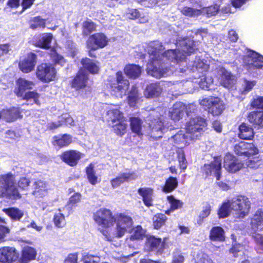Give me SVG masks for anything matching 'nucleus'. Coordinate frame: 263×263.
Returning a JSON list of instances; mask_svg holds the SVG:
<instances>
[{
    "instance_id": "f257e3e1",
    "label": "nucleus",
    "mask_w": 263,
    "mask_h": 263,
    "mask_svg": "<svg viewBox=\"0 0 263 263\" xmlns=\"http://www.w3.org/2000/svg\"><path fill=\"white\" fill-rule=\"evenodd\" d=\"M197 42L189 38L177 40L175 43L177 50L168 49L163 52L164 47L158 41L151 42L147 47L149 54L147 65L148 74L156 78L165 77L174 72L183 73L187 69L193 72L203 74L209 68V65L199 58L187 65V59L184 55L191 54L197 49Z\"/></svg>"
},
{
    "instance_id": "f03ea898",
    "label": "nucleus",
    "mask_w": 263,
    "mask_h": 263,
    "mask_svg": "<svg viewBox=\"0 0 263 263\" xmlns=\"http://www.w3.org/2000/svg\"><path fill=\"white\" fill-rule=\"evenodd\" d=\"M207 125L206 120L202 117L193 118L186 124V133L180 130L171 139L176 144H188L189 141L198 139Z\"/></svg>"
},
{
    "instance_id": "7ed1b4c3",
    "label": "nucleus",
    "mask_w": 263,
    "mask_h": 263,
    "mask_svg": "<svg viewBox=\"0 0 263 263\" xmlns=\"http://www.w3.org/2000/svg\"><path fill=\"white\" fill-rule=\"evenodd\" d=\"M146 121L151 129L150 136L155 140H158L162 137L163 134L166 132L168 126L163 122L162 116L159 117L157 111H153L147 117Z\"/></svg>"
},
{
    "instance_id": "20e7f679",
    "label": "nucleus",
    "mask_w": 263,
    "mask_h": 263,
    "mask_svg": "<svg viewBox=\"0 0 263 263\" xmlns=\"http://www.w3.org/2000/svg\"><path fill=\"white\" fill-rule=\"evenodd\" d=\"M252 230L256 232L253 236L259 253L263 252V210H258L251 222Z\"/></svg>"
},
{
    "instance_id": "39448f33",
    "label": "nucleus",
    "mask_w": 263,
    "mask_h": 263,
    "mask_svg": "<svg viewBox=\"0 0 263 263\" xmlns=\"http://www.w3.org/2000/svg\"><path fill=\"white\" fill-rule=\"evenodd\" d=\"M114 222L116 223L114 235L116 237H122L132 228L133 221L132 218L124 214H119L114 217Z\"/></svg>"
},
{
    "instance_id": "423d86ee",
    "label": "nucleus",
    "mask_w": 263,
    "mask_h": 263,
    "mask_svg": "<svg viewBox=\"0 0 263 263\" xmlns=\"http://www.w3.org/2000/svg\"><path fill=\"white\" fill-rule=\"evenodd\" d=\"M213 73L218 79L220 84L224 88L230 89L236 83V77L221 65L216 66Z\"/></svg>"
},
{
    "instance_id": "0eeeda50",
    "label": "nucleus",
    "mask_w": 263,
    "mask_h": 263,
    "mask_svg": "<svg viewBox=\"0 0 263 263\" xmlns=\"http://www.w3.org/2000/svg\"><path fill=\"white\" fill-rule=\"evenodd\" d=\"M199 103L205 110L213 116L220 115L225 108L223 101L218 97L203 98L200 100Z\"/></svg>"
},
{
    "instance_id": "6e6552de",
    "label": "nucleus",
    "mask_w": 263,
    "mask_h": 263,
    "mask_svg": "<svg viewBox=\"0 0 263 263\" xmlns=\"http://www.w3.org/2000/svg\"><path fill=\"white\" fill-rule=\"evenodd\" d=\"M232 209L237 212L239 218H243L249 213L251 203L249 198L239 195L230 199Z\"/></svg>"
},
{
    "instance_id": "1a4fd4ad",
    "label": "nucleus",
    "mask_w": 263,
    "mask_h": 263,
    "mask_svg": "<svg viewBox=\"0 0 263 263\" xmlns=\"http://www.w3.org/2000/svg\"><path fill=\"white\" fill-rule=\"evenodd\" d=\"M243 60L249 71L260 69L263 67V55L255 51L247 49Z\"/></svg>"
},
{
    "instance_id": "9d476101",
    "label": "nucleus",
    "mask_w": 263,
    "mask_h": 263,
    "mask_svg": "<svg viewBox=\"0 0 263 263\" xmlns=\"http://www.w3.org/2000/svg\"><path fill=\"white\" fill-rule=\"evenodd\" d=\"M111 93L117 98H122L125 95L128 88L129 82L124 79L122 72L118 71L116 73V79L110 85Z\"/></svg>"
},
{
    "instance_id": "9b49d317",
    "label": "nucleus",
    "mask_w": 263,
    "mask_h": 263,
    "mask_svg": "<svg viewBox=\"0 0 263 263\" xmlns=\"http://www.w3.org/2000/svg\"><path fill=\"white\" fill-rule=\"evenodd\" d=\"M14 177L11 173L0 176V187L3 189V193L20 198L21 196L14 185Z\"/></svg>"
},
{
    "instance_id": "f8f14e48",
    "label": "nucleus",
    "mask_w": 263,
    "mask_h": 263,
    "mask_svg": "<svg viewBox=\"0 0 263 263\" xmlns=\"http://www.w3.org/2000/svg\"><path fill=\"white\" fill-rule=\"evenodd\" d=\"M36 73L39 79L45 83L53 81L56 76L55 68L47 64H42L38 66Z\"/></svg>"
},
{
    "instance_id": "ddd939ff",
    "label": "nucleus",
    "mask_w": 263,
    "mask_h": 263,
    "mask_svg": "<svg viewBox=\"0 0 263 263\" xmlns=\"http://www.w3.org/2000/svg\"><path fill=\"white\" fill-rule=\"evenodd\" d=\"M108 42V38L104 33H96L89 37L86 44L88 49L95 51L105 47L107 45Z\"/></svg>"
},
{
    "instance_id": "4468645a",
    "label": "nucleus",
    "mask_w": 263,
    "mask_h": 263,
    "mask_svg": "<svg viewBox=\"0 0 263 263\" xmlns=\"http://www.w3.org/2000/svg\"><path fill=\"white\" fill-rule=\"evenodd\" d=\"M234 151L238 155L249 157L257 154L258 150L253 143L241 141L234 145Z\"/></svg>"
},
{
    "instance_id": "2eb2a0df",
    "label": "nucleus",
    "mask_w": 263,
    "mask_h": 263,
    "mask_svg": "<svg viewBox=\"0 0 263 263\" xmlns=\"http://www.w3.org/2000/svg\"><path fill=\"white\" fill-rule=\"evenodd\" d=\"M94 220L100 226L108 227L114 222V216L111 211L106 209H100L93 214Z\"/></svg>"
},
{
    "instance_id": "dca6fc26",
    "label": "nucleus",
    "mask_w": 263,
    "mask_h": 263,
    "mask_svg": "<svg viewBox=\"0 0 263 263\" xmlns=\"http://www.w3.org/2000/svg\"><path fill=\"white\" fill-rule=\"evenodd\" d=\"M221 157H216L210 164H205L203 170L206 175H213L216 178L217 180H219L221 178Z\"/></svg>"
},
{
    "instance_id": "f3484780",
    "label": "nucleus",
    "mask_w": 263,
    "mask_h": 263,
    "mask_svg": "<svg viewBox=\"0 0 263 263\" xmlns=\"http://www.w3.org/2000/svg\"><path fill=\"white\" fill-rule=\"evenodd\" d=\"M223 167L229 173H234L241 169L242 164L236 157L228 153L224 157Z\"/></svg>"
},
{
    "instance_id": "a211bd4d",
    "label": "nucleus",
    "mask_w": 263,
    "mask_h": 263,
    "mask_svg": "<svg viewBox=\"0 0 263 263\" xmlns=\"http://www.w3.org/2000/svg\"><path fill=\"white\" fill-rule=\"evenodd\" d=\"M165 245L164 242L162 241L161 238L151 236L147 238L145 249L149 252L157 251L158 254H161L163 252Z\"/></svg>"
},
{
    "instance_id": "6ab92c4d",
    "label": "nucleus",
    "mask_w": 263,
    "mask_h": 263,
    "mask_svg": "<svg viewBox=\"0 0 263 263\" xmlns=\"http://www.w3.org/2000/svg\"><path fill=\"white\" fill-rule=\"evenodd\" d=\"M17 258V255L14 248L4 247L0 248V262L11 263Z\"/></svg>"
},
{
    "instance_id": "aec40b11",
    "label": "nucleus",
    "mask_w": 263,
    "mask_h": 263,
    "mask_svg": "<svg viewBox=\"0 0 263 263\" xmlns=\"http://www.w3.org/2000/svg\"><path fill=\"white\" fill-rule=\"evenodd\" d=\"M36 63V55L34 53H30L27 57L19 63V67L22 71L28 73L34 68Z\"/></svg>"
},
{
    "instance_id": "412c9836",
    "label": "nucleus",
    "mask_w": 263,
    "mask_h": 263,
    "mask_svg": "<svg viewBox=\"0 0 263 263\" xmlns=\"http://www.w3.org/2000/svg\"><path fill=\"white\" fill-rule=\"evenodd\" d=\"M82 157V154L76 150L67 151L61 155L62 160L71 166H76Z\"/></svg>"
},
{
    "instance_id": "4be33fe9",
    "label": "nucleus",
    "mask_w": 263,
    "mask_h": 263,
    "mask_svg": "<svg viewBox=\"0 0 263 263\" xmlns=\"http://www.w3.org/2000/svg\"><path fill=\"white\" fill-rule=\"evenodd\" d=\"M137 177V174L134 172L124 173L111 180V185L114 187H117L124 182L135 180Z\"/></svg>"
},
{
    "instance_id": "5701e85b",
    "label": "nucleus",
    "mask_w": 263,
    "mask_h": 263,
    "mask_svg": "<svg viewBox=\"0 0 263 263\" xmlns=\"http://www.w3.org/2000/svg\"><path fill=\"white\" fill-rule=\"evenodd\" d=\"M17 87L15 89V93L18 97H22L26 91L31 89L34 86V83L23 78H20L16 82Z\"/></svg>"
},
{
    "instance_id": "b1692460",
    "label": "nucleus",
    "mask_w": 263,
    "mask_h": 263,
    "mask_svg": "<svg viewBox=\"0 0 263 263\" xmlns=\"http://www.w3.org/2000/svg\"><path fill=\"white\" fill-rule=\"evenodd\" d=\"M88 77L86 72L83 70H80L71 82V87L76 90L85 87Z\"/></svg>"
},
{
    "instance_id": "393cba45",
    "label": "nucleus",
    "mask_w": 263,
    "mask_h": 263,
    "mask_svg": "<svg viewBox=\"0 0 263 263\" xmlns=\"http://www.w3.org/2000/svg\"><path fill=\"white\" fill-rule=\"evenodd\" d=\"M185 106L181 102H178L173 105L171 110L169 111V116L174 121H179L183 117L185 113Z\"/></svg>"
},
{
    "instance_id": "a878e982",
    "label": "nucleus",
    "mask_w": 263,
    "mask_h": 263,
    "mask_svg": "<svg viewBox=\"0 0 263 263\" xmlns=\"http://www.w3.org/2000/svg\"><path fill=\"white\" fill-rule=\"evenodd\" d=\"M162 89L160 83H151L146 86L144 95L147 98L157 97L161 94Z\"/></svg>"
},
{
    "instance_id": "bb28decb",
    "label": "nucleus",
    "mask_w": 263,
    "mask_h": 263,
    "mask_svg": "<svg viewBox=\"0 0 263 263\" xmlns=\"http://www.w3.org/2000/svg\"><path fill=\"white\" fill-rule=\"evenodd\" d=\"M0 112L2 118L7 122H12L20 117L21 111L18 107H13Z\"/></svg>"
},
{
    "instance_id": "cd10ccee",
    "label": "nucleus",
    "mask_w": 263,
    "mask_h": 263,
    "mask_svg": "<svg viewBox=\"0 0 263 263\" xmlns=\"http://www.w3.org/2000/svg\"><path fill=\"white\" fill-rule=\"evenodd\" d=\"M138 193L142 196L143 203L146 206L149 207L153 205V190L152 188H139Z\"/></svg>"
},
{
    "instance_id": "c85d7f7f",
    "label": "nucleus",
    "mask_w": 263,
    "mask_h": 263,
    "mask_svg": "<svg viewBox=\"0 0 263 263\" xmlns=\"http://www.w3.org/2000/svg\"><path fill=\"white\" fill-rule=\"evenodd\" d=\"M209 238L212 241H224L225 240L224 230L219 226L213 227L210 230Z\"/></svg>"
},
{
    "instance_id": "c756f323",
    "label": "nucleus",
    "mask_w": 263,
    "mask_h": 263,
    "mask_svg": "<svg viewBox=\"0 0 263 263\" xmlns=\"http://www.w3.org/2000/svg\"><path fill=\"white\" fill-rule=\"evenodd\" d=\"M126 15L130 19L138 20L139 23H145L148 20L147 15L143 13L142 11H140L136 9H129Z\"/></svg>"
},
{
    "instance_id": "7c9ffc66",
    "label": "nucleus",
    "mask_w": 263,
    "mask_h": 263,
    "mask_svg": "<svg viewBox=\"0 0 263 263\" xmlns=\"http://www.w3.org/2000/svg\"><path fill=\"white\" fill-rule=\"evenodd\" d=\"M239 130L238 136L241 139L251 140L254 137L253 128L246 123H242L239 126Z\"/></svg>"
},
{
    "instance_id": "2f4dec72",
    "label": "nucleus",
    "mask_w": 263,
    "mask_h": 263,
    "mask_svg": "<svg viewBox=\"0 0 263 263\" xmlns=\"http://www.w3.org/2000/svg\"><path fill=\"white\" fill-rule=\"evenodd\" d=\"M36 252L35 249L31 247L24 248L22 252V256L20 258L21 263H28L35 259Z\"/></svg>"
},
{
    "instance_id": "473e14b6",
    "label": "nucleus",
    "mask_w": 263,
    "mask_h": 263,
    "mask_svg": "<svg viewBox=\"0 0 263 263\" xmlns=\"http://www.w3.org/2000/svg\"><path fill=\"white\" fill-rule=\"evenodd\" d=\"M130 235L127 238V243L130 241L138 240L143 238L145 234V231L142 229L141 226H137L135 228H132L129 231Z\"/></svg>"
},
{
    "instance_id": "72a5a7b5",
    "label": "nucleus",
    "mask_w": 263,
    "mask_h": 263,
    "mask_svg": "<svg viewBox=\"0 0 263 263\" xmlns=\"http://www.w3.org/2000/svg\"><path fill=\"white\" fill-rule=\"evenodd\" d=\"M33 186L34 189L33 194L36 197H42L46 195L47 185L45 182L40 180L34 181Z\"/></svg>"
},
{
    "instance_id": "f704fd0d",
    "label": "nucleus",
    "mask_w": 263,
    "mask_h": 263,
    "mask_svg": "<svg viewBox=\"0 0 263 263\" xmlns=\"http://www.w3.org/2000/svg\"><path fill=\"white\" fill-rule=\"evenodd\" d=\"M3 212L12 220L20 221L24 216V212L17 208H9L4 209Z\"/></svg>"
},
{
    "instance_id": "c9c22d12",
    "label": "nucleus",
    "mask_w": 263,
    "mask_h": 263,
    "mask_svg": "<svg viewBox=\"0 0 263 263\" xmlns=\"http://www.w3.org/2000/svg\"><path fill=\"white\" fill-rule=\"evenodd\" d=\"M81 64L83 67L91 73H98L99 68L97 62L86 58L81 61Z\"/></svg>"
},
{
    "instance_id": "e433bc0d",
    "label": "nucleus",
    "mask_w": 263,
    "mask_h": 263,
    "mask_svg": "<svg viewBox=\"0 0 263 263\" xmlns=\"http://www.w3.org/2000/svg\"><path fill=\"white\" fill-rule=\"evenodd\" d=\"M250 123L259 126H263V111H252L248 116Z\"/></svg>"
},
{
    "instance_id": "4c0bfd02",
    "label": "nucleus",
    "mask_w": 263,
    "mask_h": 263,
    "mask_svg": "<svg viewBox=\"0 0 263 263\" xmlns=\"http://www.w3.org/2000/svg\"><path fill=\"white\" fill-rule=\"evenodd\" d=\"M52 37V34L50 33L42 34L36 42V46L44 49L49 48Z\"/></svg>"
},
{
    "instance_id": "58836bf2",
    "label": "nucleus",
    "mask_w": 263,
    "mask_h": 263,
    "mask_svg": "<svg viewBox=\"0 0 263 263\" xmlns=\"http://www.w3.org/2000/svg\"><path fill=\"white\" fill-rule=\"evenodd\" d=\"M232 205L230 199H228L222 202L218 211V215L219 218H224L229 216Z\"/></svg>"
},
{
    "instance_id": "ea45409f",
    "label": "nucleus",
    "mask_w": 263,
    "mask_h": 263,
    "mask_svg": "<svg viewBox=\"0 0 263 263\" xmlns=\"http://www.w3.org/2000/svg\"><path fill=\"white\" fill-rule=\"evenodd\" d=\"M124 72L129 78L136 79L140 75L141 68L137 65H129L125 67Z\"/></svg>"
},
{
    "instance_id": "a19ab883",
    "label": "nucleus",
    "mask_w": 263,
    "mask_h": 263,
    "mask_svg": "<svg viewBox=\"0 0 263 263\" xmlns=\"http://www.w3.org/2000/svg\"><path fill=\"white\" fill-rule=\"evenodd\" d=\"M107 116L108 117V122H110L109 124L116 123L120 120L124 119L122 113L117 109H111L107 111Z\"/></svg>"
},
{
    "instance_id": "79ce46f5",
    "label": "nucleus",
    "mask_w": 263,
    "mask_h": 263,
    "mask_svg": "<svg viewBox=\"0 0 263 263\" xmlns=\"http://www.w3.org/2000/svg\"><path fill=\"white\" fill-rule=\"evenodd\" d=\"M142 120L137 117L130 118V125L132 132L136 134L138 136L142 135L141 133Z\"/></svg>"
},
{
    "instance_id": "37998d69",
    "label": "nucleus",
    "mask_w": 263,
    "mask_h": 263,
    "mask_svg": "<svg viewBox=\"0 0 263 263\" xmlns=\"http://www.w3.org/2000/svg\"><path fill=\"white\" fill-rule=\"evenodd\" d=\"M138 90L136 86H133L128 95V103L130 107H135L139 99Z\"/></svg>"
},
{
    "instance_id": "c03bdc74",
    "label": "nucleus",
    "mask_w": 263,
    "mask_h": 263,
    "mask_svg": "<svg viewBox=\"0 0 263 263\" xmlns=\"http://www.w3.org/2000/svg\"><path fill=\"white\" fill-rule=\"evenodd\" d=\"M178 180L176 177H170L166 180L162 191L165 193L171 192L178 186Z\"/></svg>"
},
{
    "instance_id": "a18cd8bd",
    "label": "nucleus",
    "mask_w": 263,
    "mask_h": 263,
    "mask_svg": "<svg viewBox=\"0 0 263 263\" xmlns=\"http://www.w3.org/2000/svg\"><path fill=\"white\" fill-rule=\"evenodd\" d=\"M72 142V137L68 134H64L61 137H55V140L53 142L54 145H58L60 147L67 146Z\"/></svg>"
},
{
    "instance_id": "49530a36",
    "label": "nucleus",
    "mask_w": 263,
    "mask_h": 263,
    "mask_svg": "<svg viewBox=\"0 0 263 263\" xmlns=\"http://www.w3.org/2000/svg\"><path fill=\"white\" fill-rule=\"evenodd\" d=\"M256 84V81L255 80L242 79L241 80V88L240 91L242 94L246 95L250 92Z\"/></svg>"
},
{
    "instance_id": "de8ad7c7",
    "label": "nucleus",
    "mask_w": 263,
    "mask_h": 263,
    "mask_svg": "<svg viewBox=\"0 0 263 263\" xmlns=\"http://www.w3.org/2000/svg\"><path fill=\"white\" fill-rule=\"evenodd\" d=\"M40 95L35 91H28L25 92L22 97L24 100L29 102L31 104H36L39 105L40 101L39 98Z\"/></svg>"
},
{
    "instance_id": "09e8293b",
    "label": "nucleus",
    "mask_w": 263,
    "mask_h": 263,
    "mask_svg": "<svg viewBox=\"0 0 263 263\" xmlns=\"http://www.w3.org/2000/svg\"><path fill=\"white\" fill-rule=\"evenodd\" d=\"M127 125L124 119L120 120V121L112 124H110L116 134L119 136H122L125 133Z\"/></svg>"
},
{
    "instance_id": "8fccbe9b",
    "label": "nucleus",
    "mask_w": 263,
    "mask_h": 263,
    "mask_svg": "<svg viewBox=\"0 0 263 263\" xmlns=\"http://www.w3.org/2000/svg\"><path fill=\"white\" fill-rule=\"evenodd\" d=\"M167 199L171 205V210H168L165 212L167 214H170L172 211L178 209L182 206L183 202L176 199L173 196H168Z\"/></svg>"
},
{
    "instance_id": "3c124183",
    "label": "nucleus",
    "mask_w": 263,
    "mask_h": 263,
    "mask_svg": "<svg viewBox=\"0 0 263 263\" xmlns=\"http://www.w3.org/2000/svg\"><path fill=\"white\" fill-rule=\"evenodd\" d=\"M181 12L183 15L189 17L198 16L202 13L201 10L189 7H183Z\"/></svg>"
},
{
    "instance_id": "603ef678",
    "label": "nucleus",
    "mask_w": 263,
    "mask_h": 263,
    "mask_svg": "<svg viewBox=\"0 0 263 263\" xmlns=\"http://www.w3.org/2000/svg\"><path fill=\"white\" fill-rule=\"evenodd\" d=\"M86 172L89 182L92 185L96 184L97 183L98 177L95 174L93 165L90 164L86 168Z\"/></svg>"
},
{
    "instance_id": "864d4df0",
    "label": "nucleus",
    "mask_w": 263,
    "mask_h": 263,
    "mask_svg": "<svg viewBox=\"0 0 263 263\" xmlns=\"http://www.w3.org/2000/svg\"><path fill=\"white\" fill-rule=\"evenodd\" d=\"M46 20L42 18L41 16L34 17L30 21V28L32 29L44 28Z\"/></svg>"
},
{
    "instance_id": "5fc2aeb1",
    "label": "nucleus",
    "mask_w": 263,
    "mask_h": 263,
    "mask_svg": "<svg viewBox=\"0 0 263 263\" xmlns=\"http://www.w3.org/2000/svg\"><path fill=\"white\" fill-rule=\"evenodd\" d=\"M213 82V79L211 76H205L201 78L199 82L200 87L204 90H211Z\"/></svg>"
},
{
    "instance_id": "6e6d98bb",
    "label": "nucleus",
    "mask_w": 263,
    "mask_h": 263,
    "mask_svg": "<svg viewBox=\"0 0 263 263\" xmlns=\"http://www.w3.org/2000/svg\"><path fill=\"white\" fill-rule=\"evenodd\" d=\"M167 218L166 216L162 214H158L153 217V223L154 228L156 229H159L163 226Z\"/></svg>"
},
{
    "instance_id": "4d7b16f0",
    "label": "nucleus",
    "mask_w": 263,
    "mask_h": 263,
    "mask_svg": "<svg viewBox=\"0 0 263 263\" xmlns=\"http://www.w3.org/2000/svg\"><path fill=\"white\" fill-rule=\"evenodd\" d=\"M53 220L55 225L58 228H62L66 224L65 216L60 211L55 214Z\"/></svg>"
},
{
    "instance_id": "13d9d810",
    "label": "nucleus",
    "mask_w": 263,
    "mask_h": 263,
    "mask_svg": "<svg viewBox=\"0 0 263 263\" xmlns=\"http://www.w3.org/2000/svg\"><path fill=\"white\" fill-rule=\"evenodd\" d=\"M81 199V195L79 193H76L71 196L69 199L67 206L71 209L73 207H75L78 203H79Z\"/></svg>"
},
{
    "instance_id": "bf43d9fd",
    "label": "nucleus",
    "mask_w": 263,
    "mask_h": 263,
    "mask_svg": "<svg viewBox=\"0 0 263 263\" xmlns=\"http://www.w3.org/2000/svg\"><path fill=\"white\" fill-rule=\"evenodd\" d=\"M83 33L87 35L95 30L96 25L91 21H86L83 23Z\"/></svg>"
},
{
    "instance_id": "052dcab7",
    "label": "nucleus",
    "mask_w": 263,
    "mask_h": 263,
    "mask_svg": "<svg viewBox=\"0 0 263 263\" xmlns=\"http://www.w3.org/2000/svg\"><path fill=\"white\" fill-rule=\"evenodd\" d=\"M205 12L208 16L215 15L219 13V6L217 4H215L203 9L202 12Z\"/></svg>"
},
{
    "instance_id": "680f3d73",
    "label": "nucleus",
    "mask_w": 263,
    "mask_h": 263,
    "mask_svg": "<svg viewBox=\"0 0 263 263\" xmlns=\"http://www.w3.org/2000/svg\"><path fill=\"white\" fill-rule=\"evenodd\" d=\"M177 155L178 160L180 168L183 170H185L187 167V165L184 152L181 150L178 152Z\"/></svg>"
},
{
    "instance_id": "e2e57ef3",
    "label": "nucleus",
    "mask_w": 263,
    "mask_h": 263,
    "mask_svg": "<svg viewBox=\"0 0 263 263\" xmlns=\"http://www.w3.org/2000/svg\"><path fill=\"white\" fill-rule=\"evenodd\" d=\"M80 261L84 263H98L100 261V258L98 256L87 254L84 255Z\"/></svg>"
},
{
    "instance_id": "0e129e2a",
    "label": "nucleus",
    "mask_w": 263,
    "mask_h": 263,
    "mask_svg": "<svg viewBox=\"0 0 263 263\" xmlns=\"http://www.w3.org/2000/svg\"><path fill=\"white\" fill-rule=\"evenodd\" d=\"M184 257L180 251H176L173 254L172 263H183Z\"/></svg>"
},
{
    "instance_id": "69168bd1",
    "label": "nucleus",
    "mask_w": 263,
    "mask_h": 263,
    "mask_svg": "<svg viewBox=\"0 0 263 263\" xmlns=\"http://www.w3.org/2000/svg\"><path fill=\"white\" fill-rule=\"evenodd\" d=\"M197 110V107L196 105L194 104H190L187 106H185V112L187 115V116L190 118V120L193 118H196V117H193V114H194L195 111ZM198 116H196L197 117Z\"/></svg>"
},
{
    "instance_id": "338daca9",
    "label": "nucleus",
    "mask_w": 263,
    "mask_h": 263,
    "mask_svg": "<svg viewBox=\"0 0 263 263\" xmlns=\"http://www.w3.org/2000/svg\"><path fill=\"white\" fill-rule=\"evenodd\" d=\"M251 106L254 108L263 109V97L254 98L251 102Z\"/></svg>"
},
{
    "instance_id": "774afa93",
    "label": "nucleus",
    "mask_w": 263,
    "mask_h": 263,
    "mask_svg": "<svg viewBox=\"0 0 263 263\" xmlns=\"http://www.w3.org/2000/svg\"><path fill=\"white\" fill-rule=\"evenodd\" d=\"M211 206L210 204H206L204 206H203V209L201 211L199 218L203 220V219L206 218L211 213Z\"/></svg>"
}]
</instances>
